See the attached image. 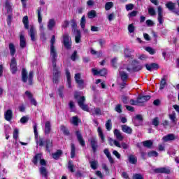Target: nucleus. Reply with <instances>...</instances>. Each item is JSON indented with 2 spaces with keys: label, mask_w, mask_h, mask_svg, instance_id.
<instances>
[{
  "label": "nucleus",
  "mask_w": 179,
  "mask_h": 179,
  "mask_svg": "<svg viewBox=\"0 0 179 179\" xmlns=\"http://www.w3.org/2000/svg\"><path fill=\"white\" fill-rule=\"evenodd\" d=\"M55 27V20L50 19L48 22V30H52Z\"/></svg>",
  "instance_id": "34"
},
{
  "label": "nucleus",
  "mask_w": 179,
  "mask_h": 179,
  "mask_svg": "<svg viewBox=\"0 0 179 179\" xmlns=\"http://www.w3.org/2000/svg\"><path fill=\"white\" fill-rule=\"evenodd\" d=\"M5 8L7 10V13H12V5L9 0H6L5 3Z\"/></svg>",
  "instance_id": "36"
},
{
  "label": "nucleus",
  "mask_w": 179,
  "mask_h": 179,
  "mask_svg": "<svg viewBox=\"0 0 179 179\" xmlns=\"http://www.w3.org/2000/svg\"><path fill=\"white\" fill-rule=\"evenodd\" d=\"M166 85H167V80L166 79V76H164L161 80L159 90H163V89L166 87Z\"/></svg>",
  "instance_id": "37"
},
{
  "label": "nucleus",
  "mask_w": 179,
  "mask_h": 179,
  "mask_svg": "<svg viewBox=\"0 0 179 179\" xmlns=\"http://www.w3.org/2000/svg\"><path fill=\"white\" fill-rule=\"evenodd\" d=\"M142 121H143V117L142 115H136L134 119V124L136 127L138 125H141L142 124Z\"/></svg>",
  "instance_id": "20"
},
{
  "label": "nucleus",
  "mask_w": 179,
  "mask_h": 179,
  "mask_svg": "<svg viewBox=\"0 0 179 179\" xmlns=\"http://www.w3.org/2000/svg\"><path fill=\"white\" fill-rule=\"evenodd\" d=\"M155 173H163L164 174H170L171 171L170 169L162 167L155 169Z\"/></svg>",
  "instance_id": "23"
},
{
  "label": "nucleus",
  "mask_w": 179,
  "mask_h": 179,
  "mask_svg": "<svg viewBox=\"0 0 179 179\" xmlns=\"http://www.w3.org/2000/svg\"><path fill=\"white\" fill-rule=\"evenodd\" d=\"M128 31L129 33H134V31H135V26H134V24H129Z\"/></svg>",
  "instance_id": "58"
},
{
  "label": "nucleus",
  "mask_w": 179,
  "mask_h": 179,
  "mask_svg": "<svg viewBox=\"0 0 179 179\" xmlns=\"http://www.w3.org/2000/svg\"><path fill=\"white\" fill-rule=\"evenodd\" d=\"M97 132L101 139V143H104L106 142V138H104V134L103 133V130L101 129V127H98Z\"/></svg>",
  "instance_id": "26"
},
{
  "label": "nucleus",
  "mask_w": 179,
  "mask_h": 179,
  "mask_svg": "<svg viewBox=\"0 0 179 179\" xmlns=\"http://www.w3.org/2000/svg\"><path fill=\"white\" fill-rule=\"evenodd\" d=\"M58 54L55 46H50V58L53 66V83H58L59 82V77L61 76V71L57 67V58Z\"/></svg>",
  "instance_id": "1"
},
{
  "label": "nucleus",
  "mask_w": 179,
  "mask_h": 179,
  "mask_svg": "<svg viewBox=\"0 0 179 179\" xmlns=\"http://www.w3.org/2000/svg\"><path fill=\"white\" fill-rule=\"evenodd\" d=\"M145 50H147L148 52H149V54H150L151 55H154V54H156V50L150 47L145 48Z\"/></svg>",
  "instance_id": "54"
},
{
  "label": "nucleus",
  "mask_w": 179,
  "mask_h": 179,
  "mask_svg": "<svg viewBox=\"0 0 179 179\" xmlns=\"http://www.w3.org/2000/svg\"><path fill=\"white\" fill-rule=\"evenodd\" d=\"M90 167L93 170H96L97 169V166H99V162H97V161H96V160L90 161Z\"/></svg>",
  "instance_id": "45"
},
{
  "label": "nucleus",
  "mask_w": 179,
  "mask_h": 179,
  "mask_svg": "<svg viewBox=\"0 0 179 179\" xmlns=\"http://www.w3.org/2000/svg\"><path fill=\"white\" fill-rule=\"evenodd\" d=\"M71 159H73L76 156V147H75V144L71 143Z\"/></svg>",
  "instance_id": "39"
},
{
  "label": "nucleus",
  "mask_w": 179,
  "mask_h": 179,
  "mask_svg": "<svg viewBox=\"0 0 179 179\" xmlns=\"http://www.w3.org/2000/svg\"><path fill=\"white\" fill-rule=\"evenodd\" d=\"M138 15V11L134 10L128 14V17L131 19V17H135Z\"/></svg>",
  "instance_id": "60"
},
{
  "label": "nucleus",
  "mask_w": 179,
  "mask_h": 179,
  "mask_svg": "<svg viewBox=\"0 0 179 179\" xmlns=\"http://www.w3.org/2000/svg\"><path fill=\"white\" fill-rule=\"evenodd\" d=\"M29 36H30L31 41H36L37 40V31L34 27H31L28 32Z\"/></svg>",
  "instance_id": "8"
},
{
  "label": "nucleus",
  "mask_w": 179,
  "mask_h": 179,
  "mask_svg": "<svg viewBox=\"0 0 179 179\" xmlns=\"http://www.w3.org/2000/svg\"><path fill=\"white\" fill-rule=\"evenodd\" d=\"M71 124L76 126L79 125V118H78V116H73L71 117Z\"/></svg>",
  "instance_id": "47"
},
{
  "label": "nucleus",
  "mask_w": 179,
  "mask_h": 179,
  "mask_svg": "<svg viewBox=\"0 0 179 179\" xmlns=\"http://www.w3.org/2000/svg\"><path fill=\"white\" fill-rule=\"evenodd\" d=\"M134 9V4L129 3L126 5V10H132Z\"/></svg>",
  "instance_id": "64"
},
{
  "label": "nucleus",
  "mask_w": 179,
  "mask_h": 179,
  "mask_svg": "<svg viewBox=\"0 0 179 179\" xmlns=\"http://www.w3.org/2000/svg\"><path fill=\"white\" fill-rule=\"evenodd\" d=\"M8 48L10 50V55L13 57L15 54H16V48H15V45L13 43H9Z\"/></svg>",
  "instance_id": "35"
},
{
  "label": "nucleus",
  "mask_w": 179,
  "mask_h": 179,
  "mask_svg": "<svg viewBox=\"0 0 179 179\" xmlns=\"http://www.w3.org/2000/svg\"><path fill=\"white\" fill-rule=\"evenodd\" d=\"M103 153L106 155L107 158L108 159L110 164H114V159H113V157H111V153H110V151L108 150V148H106L103 150Z\"/></svg>",
  "instance_id": "19"
},
{
  "label": "nucleus",
  "mask_w": 179,
  "mask_h": 179,
  "mask_svg": "<svg viewBox=\"0 0 179 179\" xmlns=\"http://www.w3.org/2000/svg\"><path fill=\"white\" fill-rule=\"evenodd\" d=\"M89 141L94 153H96L97 151V148H99V145H97V140L95 138H92L89 140Z\"/></svg>",
  "instance_id": "12"
},
{
  "label": "nucleus",
  "mask_w": 179,
  "mask_h": 179,
  "mask_svg": "<svg viewBox=\"0 0 179 179\" xmlns=\"http://www.w3.org/2000/svg\"><path fill=\"white\" fill-rule=\"evenodd\" d=\"M91 114L92 115H101V109L100 108H94L91 109Z\"/></svg>",
  "instance_id": "32"
},
{
  "label": "nucleus",
  "mask_w": 179,
  "mask_h": 179,
  "mask_svg": "<svg viewBox=\"0 0 179 179\" xmlns=\"http://www.w3.org/2000/svg\"><path fill=\"white\" fill-rule=\"evenodd\" d=\"M158 16H163V8L162 6H158L157 8Z\"/></svg>",
  "instance_id": "63"
},
{
  "label": "nucleus",
  "mask_w": 179,
  "mask_h": 179,
  "mask_svg": "<svg viewBox=\"0 0 179 179\" xmlns=\"http://www.w3.org/2000/svg\"><path fill=\"white\" fill-rule=\"evenodd\" d=\"M148 13L151 15V16H155V15H156V10H155V8H148Z\"/></svg>",
  "instance_id": "59"
},
{
  "label": "nucleus",
  "mask_w": 179,
  "mask_h": 179,
  "mask_svg": "<svg viewBox=\"0 0 179 179\" xmlns=\"http://www.w3.org/2000/svg\"><path fill=\"white\" fill-rule=\"evenodd\" d=\"M128 160L129 162L131 163V164H136V163H138V158L134 155H130L128 157Z\"/></svg>",
  "instance_id": "30"
},
{
  "label": "nucleus",
  "mask_w": 179,
  "mask_h": 179,
  "mask_svg": "<svg viewBox=\"0 0 179 179\" xmlns=\"http://www.w3.org/2000/svg\"><path fill=\"white\" fill-rule=\"evenodd\" d=\"M80 78H81L80 73L75 74L74 79H75L76 83H78L79 87H83L84 82H83V80H82Z\"/></svg>",
  "instance_id": "16"
},
{
  "label": "nucleus",
  "mask_w": 179,
  "mask_h": 179,
  "mask_svg": "<svg viewBox=\"0 0 179 179\" xmlns=\"http://www.w3.org/2000/svg\"><path fill=\"white\" fill-rule=\"evenodd\" d=\"M20 47L21 48H24L26 47V38H24V35L20 34Z\"/></svg>",
  "instance_id": "24"
},
{
  "label": "nucleus",
  "mask_w": 179,
  "mask_h": 179,
  "mask_svg": "<svg viewBox=\"0 0 179 179\" xmlns=\"http://www.w3.org/2000/svg\"><path fill=\"white\" fill-rule=\"evenodd\" d=\"M51 148H52V141L50 139L45 141V149L48 153H51Z\"/></svg>",
  "instance_id": "31"
},
{
  "label": "nucleus",
  "mask_w": 179,
  "mask_h": 179,
  "mask_svg": "<svg viewBox=\"0 0 179 179\" xmlns=\"http://www.w3.org/2000/svg\"><path fill=\"white\" fill-rule=\"evenodd\" d=\"M61 155H62V150H59L56 152L52 153V156L53 159H55V160H58L59 157H61Z\"/></svg>",
  "instance_id": "38"
},
{
  "label": "nucleus",
  "mask_w": 179,
  "mask_h": 179,
  "mask_svg": "<svg viewBox=\"0 0 179 179\" xmlns=\"http://www.w3.org/2000/svg\"><path fill=\"white\" fill-rule=\"evenodd\" d=\"M37 15H38V22L40 24V29H44V25H43V16H41V8H38L37 9Z\"/></svg>",
  "instance_id": "15"
},
{
  "label": "nucleus",
  "mask_w": 179,
  "mask_h": 179,
  "mask_svg": "<svg viewBox=\"0 0 179 179\" xmlns=\"http://www.w3.org/2000/svg\"><path fill=\"white\" fill-rule=\"evenodd\" d=\"M50 132H51V123L50 122V121H47L45 123V134L50 135Z\"/></svg>",
  "instance_id": "27"
},
{
  "label": "nucleus",
  "mask_w": 179,
  "mask_h": 179,
  "mask_svg": "<svg viewBox=\"0 0 179 179\" xmlns=\"http://www.w3.org/2000/svg\"><path fill=\"white\" fill-rule=\"evenodd\" d=\"M92 71L94 76H97V75H100V76H106V75H107V69H102L99 71L96 69H92Z\"/></svg>",
  "instance_id": "10"
},
{
  "label": "nucleus",
  "mask_w": 179,
  "mask_h": 179,
  "mask_svg": "<svg viewBox=\"0 0 179 179\" xmlns=\"http://www.w3.org/2000/svg\"><path fill=\"white\" fill-rule=\"evenodd\" d=\"M147 71H153V69H159V64L152 63L151 64H145Z\"/></svg>",
  "instance_id": "25"
},
{
  "label": "nucleus",
  "mask_w": 179,
  "mask_h": 179,
  "mask_svg": "<svg viewBox=\"0 0 179 179\" xmlns=\"http://www.w3.org/2000/svg\"><path fill=\"white\" fill-rule=\"evenodd\" d=\"M10 69L11 71V73H13V75H15V73L17 72V63L16 62V59L15 57H13L11 59Z\"/></svg>",
  "instance_id": "7"
},
{
  "label": "nucleus",
  "mask_w": 179,
  "mask_h": 179,
  "mask_svg": "<svg viewBox=\"0 0 179 179\" xmlns=\"http://www.w3.org/2000/svg\"><path fill=\"white\" fill-rule=\"evenodd\" d=\"M60 129H61V131H63V134L64 135H66V136L69 135V130L65 126L62 125L60 127Z\"/></svg>",
  "instance_id": "49"
},
{
  "label": "nucleus",
  "mask_w": 179,
  "mask_h": 179,
  "mask_svg": "<svg viewBox=\"0 0 179 179\" xmlns=\"http://www.w3.org/2000/svg\"><path fill=\"white\" fill-rule=\"evenodd\" d=\"M22 23L25 29H29V17L24 16L22 19Z\"/></svg>",
  "instance_id": "46"
},
{
  "label": "nucleus",
  "mask_w": 179,
  "mask_h": 179,
  "mask_svg": "<svg viewBox=\"0 0 179 179\" xmlns=\"http://www.w3.org/2000/svg\"><path fill=\"white\" fill-rule=\"evenodd\" d=\"M34 73L33 71H30L29 76H27V70L26 69H22V80L24 83H26L28 80L29 85H33V78Z\"/></svg>",
  "instance_id": "3"
},
{
  "label": "nucleus",
  "mask_w": 179,
  "mask_h": 179,
  "mask_svg": "<svg viewBox=\"0 0 179 179\" xmlns=\"http://www.w3.org/2000/svg\"><path fill=\"white\" fill-rule=\"evenodd\" d=\"M105 127H106L107 131H111V128H113V125L111 124V120H108L106 122Z\"/></svg>",
  "instance_id": "50"
},
{
  "label": "nucleus",
  "mask_w": 179,
  "mask_h": 179,
  "mask_svg": "<svg viewBox=\"0 0 179 179\" xmlns=\"http://www.w3.org/2000/svg\"><path fill=\"white\" fill-rule=\"evenodd\" d=\"M114 135L116 138V139H117V141H124V136L122 135V133L121 131H120V130L118 129H115L114 130Z\"/></svg>",
  "instance_id": "17"
},
{
  "label": "nucleus",
  "mask_w": 179,
  "mask_h": 179,
  "mask_svg": "<svg viewBox=\"0 0 179 179\" xmlns=\"http://www.w3.org/2000/svg\"><path fill=\"white\" fill-rule=\"evenodd\" d=\"M113 2H107L106 4H105V9L106 10H110L113 6Z\"/></svg>",
  "instance_id": "53"
},
{
  "label": "nucleus",
  "mask_w": 179,
  "mask_h": 179,
  "mask_svg": "<svg viewBox=\"0 0 179 179\" xmlns=\"http://www.w3.org/2000/svg\"><path fill=\"white\" fill-rule=\"evenodd\" d=\"M120 76L123 82H125V80L128 79V73H127L125 71H120Z\"/></svg>",
  "instance_id": "43"
},
{
  "label": "nucleus",
  "mask_w": 179,
  "mask_h": 179,
  "mask_svg": "<svg viewBox=\"0 0 179 179\" xmlns=\"http://www.w3.org/2000/svg\"><path fill=\"white\" fill-rule=\"evenodd\" d=\"M87 16L89 19H94V17L97 16V13H96V10H92L91 11L88 12Z\"/></svg>",
  "instance_id": "42"
},
{
  "label": "nucleus",
  "mask_w": 179,
  "mask_h": 179,
  "mask_svg": "<svg viewBox=\"0 0 179 179\" xmlns=\"http://www.w3.org/2000/svg\"><path fill=\"white\" fill-rule=\"evenodd\" d=\"M4 118L6 121H12L13 118V112L12 110L8 109L4 113Z\"/></svg>",
  "instance_id": "14"
},
{
  "label": "nucleus",
  "mask_w": 179,
  "mask_h": 179,
  "mask_svg": "<svg viewBox=\"0 0 179 179\" xmlns=\"http://www.w3.org/2000/svg\"><path fill=\"white\" fill-rule=\"evenodd\" d=\"M169 120L172 121V122H177V117L176 116V113H172L169 115Z\"/></svg>",
  "instance_id": "52"
},
{
  "label": "nucleus",
  "mask_w": 179,
  "mask_h": 179,
  "mask_svg": "<svg viewBox=\"0 0 179 179\" xmlns=\"http://www.w3.org/2000/svg\"><path fill=\"white\" fill-rule=\"evenodd\" d=\"M148 157H157V156H159V153L156 151H151L148 152Z\"/></svg>",
  "instance_id": "55"
},
{
  "label": "nucleus",
  "mask_w": 179,
  "mask_h": 179,
  "mask_svg": "<svg viewBox=\"0 0 179 179\" xmlns=\"http://www.w3.org/2000/svg\"><path fill=\"white\" fill-rule=\"evenodd\" d=\"M178 136H176L173 134H169L166 136H164L162 138V141H164V142H173V141H176V139H178Z\"/></svg>",
  "instance_id": "9"
},
{
  "label": "nucleus",
  "mask_w": 179,
  "mask_h": 179,
  "mask_svg": "<svg viewBox=\"0 0 179 179\" xmlns=\"http://www.w3.org/2000/svg\"><path fill=\"white\" fill-rule=\"evenodd\" d=\"M74 33L76 34V36H75L76 43L77 44H79V43H80V38H82V35L80 34V30L75 29Z\"/></svg>",
  "instance_id": "21"
},
{
  "label": "nucleus",
  "mask_w": 179,
  "mask_h": 179,
  "mask_svg": "<svg viewBox=\"0 0 179 179\" xmlns=\"http://www.w3.org/2000/svg\"><path fill=\"white\" fill-rule=\"evenodd\" d=\"M66 76L67 78V87L69 89H72V81L71 80V72L69 70L66 69Z\"/></svg>",
  "instance_id": "18"
},
{
  "label": "nucleus",
  "mask_w": 179,
  "mask_h": 179,
  "mask_svg": "<svg viewBox=\"0 0 179 179\" xmlns=\"http://www.w3.org/2000/svg\"><path fill=\"white\" fill-rule=\"evenodd\" d=\"M75 99L78 100V104L84 111H89V106L85 104L86 99L85 96H78L76 94L74 95Z\"/></svg>",
  "instance_id": "4"
},
{
  "label": "nucleus",
  "mask_w": 179,
  "mask_h": 179,
  "mask_svg": "<svg viewBox=\"0 0 179 179\" xmlns=\"http://www.w3.org/2000/svg\"><path fill=\"white\" fill-rule=\"evenodd\" d=\"M131 52H132V50L129 48H125L124 49V57L125 58H131V59H134V56L131 55Z\"/></svg>",
  "instance_id": "33"
},
{
  "label": "nucleus",
  "mask_w": 179,
  "mask_h": 179,
  "mask_svg": "<svg viewBox=\"0 0 179 179\" xmlns=\"http://www.w3.org/2000/svg\"><path fill=\"white\" fill-rule=\"evenodd\" d=\"M76 135L77 136V139L81 146H86V143L83 139V136H82V133L80 131L78 130L76 131Z\"/></svg>",
  "instance_id": "11"
},
{
  "label": "nucleus",
  "mask_w": 179,
  "mask_h": 179,
  "mask_svg": "<svg viewBox=\"0 0 179 179\" xmlns=\"http://www.w3.org/2000/svg\"><path fill=\"white\" fill-rule=\"evenodd\" d=\"M39 171L42 177H45V178H47V177H48V171H47V169L45 167L41 166Z\"/></svg>",
  "instance_id": "28"
},
{
  "label": "nucleus",
  "mask_w": 179,
  "mask_h": 179,
  "mask_svg": "<svg viewBox=\"0 0 179 179\" xmlns=\"http://www.w3.org/2000/svg\"><path fill=\"white\" fill-rule=\"evenodd\" d=\"M69 106L71 111H73V112L76 111V108H75V103H73V101H70Z\"/></svg>",
  "instance_id": "57"
},
{
  "label": "nucleus",
  "mask_w": 179,
  "mask_h": 179,
  "mask_svg": "<svg viewBox=\"0 0 179 179\" xmlns=\"http://www.w3.org/2000/svg\"><path fill=\"white\" fill-rule=\"evenodd\" d=\"M58 92H59V96L62 98L64 97V94H62V92H64V86L62 85L60 86L59 87Z\"/></svg>",
  "instance_id": "61"
},
{
  "label": "nucleus",
  "mask_w": 179,
  "mask_h": 179,
  "mask_svg": "<svg viewBox=\"0 0 179 179\" xmlns=\"http://www.w3.org/2000/svg\"><path fill=\"white\" fill-rule=\"evenodd\" d=\"M122 131L124 132V134H132V128L129 127L127 124L122 125L121 127Z\"/></svg>",
  "instance_id": "29"
},
{
  "label": "nucleus",
  "mask_w": 179,
  "mask_h": 179,
  "mask_svg": "<svg viewBox=\"0 0 179 179\" xmlns=\"http://www.w3.org/2000/svg\"><path fill=\"white\" fill-rule=\"evenodd\" d=\"M152 125L155 127H159L160 125V121L159 120V117H155L152 120Z\"/></svg>",
  "instance_id": "56"
},
{
  "label": "nucleus",
  "mask_w": 179,
  "mask_h": 179,
  "mask_svg": "<svg viewBox=\"0 0 179 179\" xmlns=\"http://www.w3.org/2000/svg\"><path fill=\"white\" fill-rule=\"evenodd\" d=\"M108 141L110 146L115 145V146H116L117 148H121V144L118 141L114 140L112 138H108Z\"/></svg>",
  "instance_id": "22"
},
{
  "label": "nucleus",
  "mask_w": 179,
  "mask_h": 179,
  "mask_svg": "<svg viewBox=\"0 0 179 179\" xmlns=\"http://www.w3.org/2000/svg\"><path fill=\"white\" fill-rule=\"evenodd\" d=\"M41 159H41V154H37L34 157V159L32 160V162L34 164H37L38 163V162H41Z\"/></svg>",
  "instance_id": "40"
},
{
  "label": "nucleus",
  "mask_w": 179,
  "mask_h": 179,
  "mask_svg": "<svg viewBox=\"0 0 179 179\" xmlns=\"http://www.w3.org/2000/svg\"><path fill=\"white\" fill-rule=\"evenodd\" d=\"M143 146H145V148H148L149 149H150V148H152V146L153 145V142L150 140L145 141L143 142Z\"/></svg>",
  "instance_id": "44"
},
{
  "label": "nucleus",
  "mask_w": 179,
  "mask_h": 179,
  "mask_svg": "<svg viewBox=\"0 0 179 179\" xmlns=\"http://www.w3.org/2000/svg\"><path fill=\"white\" fill-rule=\"evenodd\" d=\"M148 100H150V96L149 95H139L138 97L137 98L138 104H143V103H146V101H148Z\"/></svg>",
  "instance_id": "13"
},
{
  "label": "nucleus",
  "mask_w": 179,
  "mask_h": 179,
  "mask_svg": "<svg viewBox=\"0 0 179 179\" xmlns=\"http://www.w3.org/2000/svg\"><path fill=\"white\" fill-rule=\"evenodd\" d=\"M120 68L121 69H126L127 72L131 73V72H139V71H141L142 68L143 67L139 65L137 61L134 60L131 64H123V66Z\"/></svg>",
  "instance_id": "2"
},
{
  "label": "nucleus",
  "mask_w": 179,
  "mask_h": 179,
  "mask_svg": "<svg viewBox=\"0 0 179 179\" xmlns=\"http://www.w3.org/2000/svg\"><path fill=\"white\" fill-rule=\"evenodd\" d=\"M34 132L35 135V138H36V143L39 146H44V139L43 138H40L38 141V133L37 132V124L34 123Z\"/></svg>",
  "instance_id": "6"
},
{
  "label": "nucleus",
  "mask_w": 179,
  "mask_h": 179,
  "mask_svg": "<svg viewBox=\"0 0 179 179\" xmlns=\"http://www.w3.org/2000/svg\"><path fill=\"white\" fill-rule=\"evenodd\" d=\"M166 6L169 10H174L176 8V3L169 1L166 4Z\"/></svg>",
  "instance_id": "41"
},
{
  "label": "nucleus",
  "mask_w": 179,
  "mask_h": 179,
  "mask_svg": "<svg viewBox=\"0 0 179 179\" xmlns=\"http://www.w3.org/2000/svg\"><path fill=\"white\" fill-rule=\"evenodd\" d=\"M80 26H81V29H85V27H86V17H85V15H83L81 17Z\"/></svg>",
  "instance_id": "48"
},
{
  "label": "nucleus",
  "mask_w": 179,
  "mask_h": 179,
  "mask_svg": "<svg viewBox=\"0 0 179 179\" xmlns=\"http://www.w3.org/2000/svg\"><path fill=\"white\" fill-rule=\"evenodd\" d=\"M63 44L67 50H71V48H72V41L68 34H64L63 35Z\"/></svg>",
  "instance_id": "5"
},
{
  "label": "nucleus",
  "mask_w": 179,
  "mask_h": 179,
  "mask_svg": "<svg viewBox=\"0 0 179 179\" xmlns=\"http://www.w3.org/2000/svg\"><path fill=\"white\" fill-rule=\"evenodd\" d=\"M25 96H27V97L29 100H31V99H33V94H31V92H30L29 91H26L25 92Z\"/></svg>",
  "instance_id": "62"
},
{
  "label": "nucleus",
  "mask_w": 179,
  "mask_h": 179,
  "mask_svg": "<svg viewBox=\"0 0 179 179\" xmlns=\"http://www.w3.org/2000/svg\"><path fill=\"white\" fill-rule=\"evenodd\" d=\"M73 164L72 163V161H69L68 164V169L71 173H75V169H73Z\"/></svg>",
  "instance_id": "51"
}]
</instances>
